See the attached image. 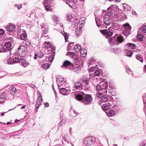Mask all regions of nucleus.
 I'll return each mask as SVG.
<instances>
[{
  "instance_id": "3c124183",
  "label": "nucleus",
  "mask_w": 146,
  "mask_h": 146,
  "mask_svg": "<svg viewBox=\"0 0 146 146\" xmlns=\"http://www.w3.org/2000/svg\"><path fill=\"white\" fill-rule=\"evenodd\" d=\"M142 31L144 33H146V25L143 26L141 27Z\"/></svg>"
},
{
  "instance_id": "13d9d810",
  "label": "nucleus",
  "mask_w": 146,
  "mask_h": 146,
  "mask_svg": "<svg viewBox=\"0 0 146 146\" xmlns=\"http://www.w3.org/2000/svg\"><path fill=\"white\" fill-rule=\"evenodd\" d=\"M48 31V29L47 28L45 29H44L43 31V33L44 34V35L47 34Z\"/></svg>"
},
{
  "instance_id": "4d7b16f0",
  "label": "nucleus",
  "mask_w": 146,
  "mask_h": 146,
  "mask_svg": "<svg viewBox=\"0 0 146 146\" xmlns=\"http://www.w3.org/2000/svg\"><path fill=\"white\" fill-rule=\"evenodd\" d=\"M38 57L42 58L43 56V54L42 52H40L38 53Z\"/></svg>"
},
{
  "instance_id": "473e14b6",
  "label": "nucleus",
  "mask_w": 146,
  "mask_h": 146,
  "mask_svg": "<svg viewBox=\"0 0 146 146\" xmlns=\"http://www.w3.org/2000/svg\"><path fill=\"white\" fill-rule=\"evenodd\" d=\"M17 90L14 87L12 88L11 91V94L13 95H14L17 92Z\"/></svg>"
},
{
  "instance_id": "37998d69",
  "label": "nucleus",
  "mask_w": 146,
  "mask_h": 146,
  "mask_svg": "<svg viewBox=\"0 0 146 146\" xmlns=\"http://www.w3.org/2000/svg\"><path fill=\"white\" fill-rule=\"evenodd\" d=\"M123 27L125 29H128L131 28V26L129 25V24H125L123 25Z\"/></svg>"
},
{
  "instance_id": "4be33fe9",
  "label": "nucleus",
  "mask_w": 146,
  "mask_h": 146,
  "mask_svg": "<svg viewBox=\"0 0 146 146\" xmlns=\"http://www.w3.org/2000/svg\"><path fill=\"white\" fill-rule=\"evenodd\" d=\"M109 99L105 97H103L102 98L101 100V105L104 103H106L107 102H109V101L108 100Z\"/></svg>"
},
{
  "instance_id": "ea45409f",
  "label": "nucleus",
  "mask_w": 146,
  "mask_h": 146,
  "mask_svg": "<svg viewBox=\"0 0 146 146\" xmlns=\"http://www.w3.org/2000/svg\"><path fill=\"white\" fill-rule=\"evenodd\" d=\"M53 0H44L43 2V4H51L52 1Z\"/></svg>"
},
{
  "instance_id": "9d476101",
  "label": "nucleus",
  "mask_w": 146,
  "mask_h": 146,
  "mask_svg": "<svg viewBox=\"0 0 146 146\" xmlns=\"http://www.w3.org/2000/svg\"><path fill=\"white\" fill-rule=\"evenodd\" d=\"M101 33L105 35L106 38H107L108 37L111 36L112 35V33L109 30H100Z\"/></svg>"
},
{
  "instance_id": "cd10ccee",
  "label": "nucleus",
  "mask_w": 146,
  "mask_h": 146,
  "mask_svg": "<svg viewBox=\"0 0 146 146\" xmlns=\"http://www.w3.org/2000/svg\"><path fill=\"white\" fill-rule=\"evenodd\" d=\"M125 51L126 52L125 55L129 57H131L133 54L132 52L130 50H127L126 49H125Z\"/></svg>"
},
{
  "instance_id": "c03bdc74",
  "label": "nucleus",
  "mask_w": 146,
  "mask_h": 146,
  "mask_svg": "<svg viewBox=\"0 0 146 146\" xmlns=\"http://www.w3.org/2000/svg\"><path fill=\"white\" fill-rule=\"evenodd\" d=\"M96 89L98 91L102 90V86L100 85H99L96 86Z\"/></svg>"
},
{
  "instance_id": "412c9836",
  "label": "nucleus",
  "mask_w": 146,
  "mask_h": 146,
  "mask_svg": "<svg viewBox=\"0 0 146 146\" xmlns=\"http://www.w3.org/2000/svg\"><path fill=\"white\" fill-rule=\"evenodd\" d=\"M111 50L112 52L115 54L119 53L121 51V49L118 48H112Z\"/></svg>"
},
{
  "instance_id": "49530a36",
  "label": "nucleus",
  "mask_w": 146,
  "mask_h": 146,
  "mask_svg": "<svg viewBox=\"0 0 146 146\" xmlns=\"http://www.w3.org/2000/svg\"><path fill=\"white\" fill-rule=\"evenodd\" d=\"M49 65L47 63L44 64L42 66L43 68L45 69H48L49 68Z\"/></svg>"
},
{
  "instance_id": "6ab92c4d",
  "label": "nucleus",
  "mask_w": 146,
  "mask_h": 146,
  "mask_svg": "<svg viewBox=\"0 0 146 146\" xmlns=\"http://www.w3.org/2000/svg\"><path fill=\"white\" fill-rule=\"evenodd\" d=\"M103 21L104 23L107 25H109L111 23V20L108 17H106L104 18Z\"/></svg>"
},
{
  "instance_id": "e433bc0d",
  "label": "nucleus",
  "mask_w": 146,
  "mask_h": 146,
  "mask_svg": "<svg viewBox=\"0 0 146 146\" xmlns=\"http://www.w3.org/2000/svg\"><path fill=\"white\" fill-rule=\"evenodd\" d=\"M76 35L79 36V34L80 35L81 33V30L80 27L79 29H77L76 30Z\"/></svg>"
},
{
  "instance_id": "9b49d317",
  "label": "nucleus",
  "mask_w": 146,
  "mask_h": 146,
  "mask_svg": "<svg viewBox=\"0 0 146 146\" xmlns=\"http://www.w3.org/2000/svg\"><path fill=\"white\" fill-rule=\"evenodd\" d=\"M110 103L107 102L106 103H104L101 105L102 109L105 111L109 110L110 108Z\"/></svg>"
},
{
  "instance_id": "69168bd1",
  "label": "nucleus",
  "mask_w": 146,
  "mask_h": 146,
  "mask_svg": "<svg viewBox=\"0 0 146 146\" xmlns=\"http://www.w3.org/2000/svg\"><path fill=\"white\" fill-rule=\"evenodd\" d=\"M143 101L144 102V107H146V99L145 98L143 99Z\"/></svg>"
},
{
  "instance_id": "680f3d73",
  "label": "nucleus",
  "mask_w": 146,
  "mask_h": 146,
  "mask_svg": "<svg viewBox=\"0 0 146 146\" xmlns=\"http://www.w3.org/2000/svg\"><path fill=\"white\" fill-rule=\"evenodd\" d=\"M4 33L5 31L3 29H0V35H2L4 34Z\"/></svg>"
},
{
  "instance_id": "774afa93",
  "label": "nucleus",
  "mask_w": 146,
  "mask_h": 146,
  "mask_svg": "<svg viewBox=\"0 0 146 146\" xmlns=\"http://www.w3.org/2000/svg\"><path fill=\"white\" fill-rule=\"evenodd\" d=\"M126 70L129 72H131V70L128 68L127 66H126Z\"/></svg>"
},
{
  "instance_id": "5701e85b",
  "label": "nucleus",
  "mask_w": 146,
  "mask_h": 146,
  "mask_svg": "<svg viewBox=\"0 0 146 146\" xmlns=\"http://www.w3.org/2000/svg\"><path fill=\"white\" fill-rule=\"evenodd\" d=\"M125 46L130 49H134L135 48V45L133 43H129L125 45Z\"/></svg>"
},
{
  "instance_id": "f704fd0d",
  "label": "nucleus",
  "mask_w": 146,
  "mask_h": 146,
  "mask_svg": "<svg viewBox=\"0 0 146 146\" xmlns=\"http://www.w3.org/2000/svg\"><path fill=\"white\" fill-rule=\"evenodd\" d=\"M44 5L46 11H49L50 10V7L49 4H44Z\"/></svg>"
},
{
  "instance_id": "f257e3e1",
  "label": "nucleus",
  "mask_w": 146,
  "mask_h": 146,
  "mask_svg": "<svg viewBox=\"0 0 146 146\" xmlns=\"http://www.w3.org/2000/svg\"><path fill=\"white\" fill-rule=\"evenodd\" d=\"M13 38L11 37L4 42L1 47L2 49L4 50H3V51L5 52L11 50V45L13 43Z\"/></svg>"
},
{
  "instance_id": "a19ab883",
  "label": "nucleus",
  "mask_w": 146,
  "mask_h": 146,
  "mask_svg": "<svg viewBox=\"0 0 146 146\" xmlns=\"http://www.w3.org/2000/svg\"><path fill=\"white\" fill-rule=\"evenodd\" d=\"M24 44L27 47L29 46L31 44V41L28 40L24 43Z\"/></svg>"
},
{
  "instance_id": "a211bd4d",
  "label": "nucleus",
  "mask_w": 146,
  "mask_h": 146,
  "mask_svg": "<svg viewBox=\"0 0 146 146\" xmlns=\"http://www.w3.org/2000/svg\"><path fill=\"white\" fill-rule=\"evenodd\" d=\"M116 40L117 42V43H121L122 42L123 40H124V38H123L121 36H115Z\"/></svg>"
},
{
  "instance_id": "423d86ee",
  "label": "nucleus",
  "mask_w": 146,
  "mask_h": 146,
  "mask_svg": "<svg viewBox=\"0 0 146 146\" xmlns=\"http://www.w3.org/2000/svg\"><path fill=\"white\" fill-rule=\"evenodd\" d=\"M56 82L58 87H64L65 82L64 81V78L62 76H58L56 79Z\"/></svg>"
},
{
  "instance_id": "603ef678",
  "label": "nucleus",
  "mask_w": 146,
  "mask_h": 146,
  "mask_svg": "<svg viewBox=\"0 0 146 146\" xmlns=\"http://www.w3.org/2000/svg\"><path fill=\"white\" fill-rule=\"evenodd\" d=\"M95 66H92L91 68H90L89 70V72H92L95 69Z\"/></svg>"
},
{
  "instance_id": "bb28decb",
  "label": "nucleus",
  "mask_w": 146,
  "mask_h": 146,
  "mask_svg": "<svg viewBox=\"0 0 146 146\" xmlns=\"http://www.w3.org/2000/svg\"><path fill=\"white\" fill-rule=\"evenodd\" d=\"M124 10L126 11H128L130 10L131 9V7L126 3L123 4Z\"/></svg>"
},
{
  "instance_id": "1a4fd4ad",
  "label": "nucleus",
  "mask_w": 146,
  "mask_h": 146,
  "mask_svg": "<svg viewBox=\"0 0 146 146\" xmlns=\"http://www.w3.org/2000/svg\"><path fill=\"white\" fill-rule=\"evenodd\" d=\"M108 42L111 46L118 45L119 44V43H117V42L115 36L110 38L108 39Z\"/></svg>"
},
{
  "instance_id": "0eeeda50",
  "label": "nucleus",
  "mask_w": 146,
  "mask_h": 146,
  "mask_svg": "<svg viewBox=\"0 0 146 146\" xmlns=\"http://www.w3.org/2000/svg\"><path fill=\"white\" fill-rule=\"evenodd\" d=\"M84 97V99L83 102L85 104H88V103L91 102L92 100V98L91 95L86 94Z\"/></svg>"
},
{
  "instance_id": "2f4dec72",
  "label": "nucleus",
  "mask_w": 146,
  "mask_h": 146,
  "mask_svg": "<svg viewBox=\"0 0 146 146\" xmlns=\"http://www.w3.org/2000/svg\"><path fill=\"white\" fill-rule=\"evenodd\" d=\"M96 23L98 26L99 27L100 26L102 25V21L100 19H99L98 20H96Z\"/></svg>"
},
{
  "instance_id": "c756f323",
  "label": "nucleus",
  "mask_w": 146,
  "mask_h": 146,
  "mask_svg": "<svg viewBox=\"0 0 146 146\" xmlns=\"http://www.w3.org/2000/svg\"><path fill=\"white\" fill-rule=\"evenodd\" d=\"M62 35L64 36L66 42L68 41V37L69 36V35L67 33L63 32L62 33Z\"/></svg>"
},
{
  "instance_id": "de8ad7c7",
  "label": "nucleus",
  "mask_w": 146,
  "mask_h": 146,
  "mask_svg": "<svg viewBox=\"0 0 146 146\" xmlns=\"http://www.w3.org/2000/svg\"><path fill=\"white\" fill-rule=\"evenodd\" d=\"M108 84L107 83H106L103 84L102 86V89H103L105 88H108Z\"/></svg>"
},
{
  "instance_id": "20e7f679",
  "label": "nucleus",
  "mask_w": 146,
  "mask_h": 146,
  "mask_svg": "<svg viewBox=\"0 0 146 146\" xmlns=\"http://www.w3.org/2000/svg\"><path fill=\"white\" fill-rule=\"evenodd\" d=\"M95 141V139L93 137H88L84 139V143L86 145L89 146L93 144Z\"/></svg>"
},
{
  "instance_id": "79ce46f5",
  "label": "nucleus",
  "mask_w": 146,
  "mask_h": 146,
  "mask_svg": "<svg viewBox=\"0 0 146 146\" xmlns=\"http://www.w3.org/2000/svg\"><path fill=\"white\" fill-rule=\"evenodd\" d=\"M115 114V111L113 110H110L109 112V114L111 116H113Z\"/></svg>"
},
{
  "instance_id": "e2e57ef3",
  "label": "nucleus",
  "mask_w": 146,
  "mask_h": 146,
  "mask_svg": "<svg viewBox=\"0 0 146 146\" xmlns=\"http://www.w3.org/2000/svg\"><path fill=\"white\" fill-rule=\"evenodd\" d=\"M73 43L72 42L69 43L68 44V50H70V49H69V47H71L73 46Z\"/></svg>"
},
{
  "instance_id": "f8f14e48",
  "label": "nucleus",
  "mask_w": 146,
  "mask_h": 146,
  "mask_svg": "<svg viewBox=\"0 0 146 146\" xmlns=\"http://www.w3.org/2000/svg\"><path fill=\"white\" fill-rule=\"evenodd\" d=\"M67 19L68 21L71 22H75L78 20V18L76 17L75 18L73 17L71 14H69L67 17Z\"/></svg>"
},
{
  "instance_id": "4468645a",
  "label": "nucleus",
  "mask_w": 146,
  "mask_h": 146,
  "mask_svg": "<svg viewBox=\"0 0 146 146\" xmlns=\"http://www.w3.org/2000/svg\"><path fill=\"white\" fill-rule=\"evenodd\" d=\"M74 88L76 89L80 90L82 88V85L79 82H76L75 83Z\"/></svg>"
},
{
  "instance_id": "a878e982",
  "label": "nucleus",
  "mask_w": 146,
  "mask_h": 146,
  "mask_svg": "<svg viewBox=\"0 0 146 146\" xmlns=\"http://www.w3.org/2000/svg\"><path fill=\"white\" fill-rule=\"evenodd\" d=\"M82 80L86 84V86L89 84V79L86 76H83L82 78Z\"/></svg>"
},
{
  "instance_id": "58836bf2",
  "label": "nucleus",
  "mask_w": 146,
  "mask_h": 146,
  "mask_svg": "<svg viewBox=\"0 0 146 146\" xmlns=\"http://www.w3.org/2000/svg\"><path fill=\"white\" fill-rule=\"evenodd\" d=\"M73 71L77 73H78L80 71V68L78 67H75L74 68H73Z\"/></svg>"
},
{
  "instance_id": "72a5a7b5",
  "label": "nucleus",
  "mask_w": 146,
  "mask_h": 146,
  "mask_svg": "<svg viewBox=\"0 0 146 146\" xmlns=\"http://www.w3.org/2000/svg\"><path fill=\"white\" fill-rule=\"evenodd\" d=\"M44 47L45 48H48L50 47L51 45L50 43L49 42L45 41L44 42Z\"/></svg>"
},
{
  "instance_id": "aec40b11",
  "label": "nucleus",
  "mask_w": 146,
  "mask_h": 146,
  "mask_svg": "<svg viewBox=\"0 0 146 146\" xmlns=\"http://www.w3.org/2000/svg\"><path fill=\"white\" fill-rule=\"evenodd\" d=\"M81 56L83 57H85L86 55L87 52L86 49H82L80 50Z\"/></svg>"
},
{
  "instance_id": "ddd939ff",
  "label": "nucleus",
  "mask_w": 146,
  "mask_h": 146,
  "mask_svg": "<svg viewBox=\"0 0 146 146\" xmlns=\"http://www.w3.org/2000/svg\"><path fill=\"white\" fill-rule=\"evenodd\" d=\"M42 102V98L40 94H39L38 97L37 99V102L36 104V107L37 109H38L39 106L41 105Z\"/></svg>"
},
{
  "instance_id": "dca6fc26",
  "label": "nucleus",
  "mask_w": 146,
  "mask_h": 146,
  "mask_svg": "<svg viewBox=\"0 0 146 146\" xmlns=\"http://www.w3.org/2000/svg\"><path fill=\"white\" fill-rule=\"evenodd\" d=\"M85 94L82 93L78 94L76 96V98L78 101H81L83 99V97L84 96Z\"/></svg>"
},
{
  "instance_id": "f3484780",
  "label": "nucleus",
  "mask_w": 146,
  "mask_h": 146,
  "mask_svg": "<svg viewBox=\"0 0 146 146\" xmlns=\"http://www.w3.org/2000/svg\"><path fill=\"white\" fill-rule=\"evenodd\" d=\"M112 19L114 21H117L121 19L120 15L118 14L115 13Z\"/></svg>"
},
{
  "instance_id": "6e6d98bb",
  "label": "nucleus",
  "mask_w": 146,
  "mask_h": 146,
  "mask_svg": "<svg viewBox=\"0 0 146 146\" xmlns=\"http://www.w3.org/2000/svg\"><path fill=\"white\" fill-rule=\"evenodd\" d=\"M65 123V121L64 119H62L60 120V126H61L62 125L64 124Z\"/></svg>"
},
{
  "instance_id": "7c9ffc66",
  "label": "nucleus",
  "mask_w": 146,
  "mask_h": 146,
  "mask_svg": "<svg viewBox=\"0 0 146 146\" xmlns=\"http://www.w3.org/2000/svg\"><path fill=\"white\" fill-rule=\"evenodd\" d=\"M7 64H13V59L10 57L8 59H7Z\"/></svg>"
},
{
  "instance_id": "39448f33",
  "label": "nucleus",
  "mask_w": 146,
  "mask_h": 146,
  "mask_svg": "<svg viewBox=\"0 0 146 146\" xmlns=\"http://www.w3.org/2000/svg\"><path fill=\"white\" fill-rule=\"evenodd\" d=\"M64 87H58L60 89V93L63 95H68L70 93V90L68 89V88H64Z\"/></svg>"
},
{
  "instance_id": "bf43d9fd",
  "label": "nucleus",
  "mask_w": 146,
  "mask_h": 146,
  "mask_svg": "<svg viewBox=\"0 0 146 146\" xmlns=\"http://www.w3.org/2000/svg\"><path fill=\"white\" fill-rule=\"evenodd\" d=\"M15 6L17 7L18 10L20 8L22 7L21 5H19L17 4H15Z\"/></svg>"
},
{
  "instance_id": "5fc2aeb1",
  "label": "nucleus",
  "mask_w": 146,
  "mask_h": 146,
  "mask_svg": "<svg viewBox=\"0 0 146 146\" xmlns=\"http://www.w3.org/2000/svg\"><path fill=\"white\" fill-rule=\"evenodd\" d=\"M0 99H3V100H5V97L4 94H2L0 96Z\"/></svg>"
},
{
  "instance_id": "a18cd8bd",
  "label": "nucleus",
  "mask_w": 146,
  "mask_h": 146,
  "mask_svg": "<svg viewBox=\"0 0 146 146\" xmlns=\"http://www.w3.org/2000/svg\"><path fill=\"white\" fill-rule=\"evenodd\" d=\"M143 38V36L141 35H139L138 33L137 35V38L139 41H142Z\"/></svg>"
},
{
  "instance_id": "09e8293b",
  "label": "nucleus",
  "mask_w": 146,
  "mask_h": 146,
  "mask_svg": "<svg viewBox=\"0 0 146 146\" xmlns=\"http://www.w3.org/2000/svg\"><path fill=\"white\" fill-rule=\"evenodd\" d=\"M95 76H99L100 75V72L98 70H96L93 74Z\"/></svg>"
},
{
  "instance_id": "0e129e2a",
  "label": "nucleus",
  "mask_w": 146,
  "mask_h": 146,
  "mask_svg": "<svg viewBox=\"0 0 146 146\" xmlns=\"http://www.w3.org/2000/svg\"><path fill=\"white\" fill-rule=\"evenodd\" d=\"M54 57L53 56H51L49 57V60L51 62H52L54 59Z\"/></svg>"
},
{
  "instance_id": "8fccbe9b",
  "label": "nucleus",
  "mask_w": 146,
  "mask_h": 146,
  "mask_svg": "<svg viewBox=\"0 0 146 146\" xmlns=\"http://www.w3.org/2000/svg\"><path fill=\"white\" fill-rule=\"evenodd\" d=\"M94 58L93 57H92L89 60V62L91 64H93L94 62Z\"/></svg>"
},
{
  "instance_id": "052dcab7",
  "label": "nucleus",
  "mask_w": 146,
  "mask_h": 146,
  "mask_svg": "<svg viewBox=\"0 0 146 146\" xmlns=\"http://www.w3.org/2000/svg\"><path fill=\"white\" fill-rule=\"evenodd\" d=\"M109 12L107 14L110 17L113 14L111 10H110V11H108Z\"/></svg>"
},
{
  "instance_id": "b1692460",
  "label": "nucleus",
  "mask_w": 146,
  "mask_h": 146,
  "mask_svg": "<svg viewBox=\"0 0 146 146\" xmlns=\"http://www.w3.org/2000/svg\"><path fill=\"white\" fill-rule=\"evenodd\" d=\"M66 4H68L69 6L72 8V7L74 6V5H75V3H74L72 0H68L66 1Z\"/></svg>"
},
{
  "instance_id": "864d4df0",
  "label": "nucleus",
  "mask_w": 146,
  "mask_h": 146,
  "mask_svg": "<svg viewBox=\"0 0 146 146\" xmlns=\"http://www.w3.org/2000/svg\"><path fill=\"white\" fill-rule=\"evenodd\" d=\"M102 93L103 94V95H105L106 94L107 92V88L102 89Z\"/></svg>"
},
{
  "instance_id": "393cba45",
  "label": "nucleus",
  "mask_w": 146,
  "mask_h": 146,
  "mask_svg": "<svg viewBox=\"0 0 146 146\" xmlns=\"http://www.w3.org/2000/svg\"><path fill=\"white\" fill-rule=\"evenodd\" d=\"M81 48L80 45L78 44H76L74 47V50L76 52H79Z\"/></svg>"
},
{
  "instance_id": "6e6552de",
  "label": "nucleus",
  "mask_w": 146,
  "mask_h": 146,
  "mask_svg": "<svg viewBox=\"0 0 146 146\" xmlns=\"http://www.w3.org/2000/svg\"><path fill=\"white\" fill-rule=\"evenodd\" d=\"M6 30L9 32H11L14 31L15 28V26L11 23L9 24L7 26L5 27Z\"/></svg>"
},
{
  "instance_id": "338daca9",
  "label": "nucleus",
  "mask_w": 146,
  "mask_h": 146,
  "mask_svg": "<svg viewBox=\"0 0 146 146\" xmlns=\"http://www.w3.org/2000/svg\"><path fill=\"white\" fill-rule=\"evenodd\" d=\"M44 105L45 106H46V107H49V104L48 103V102H45L44 103Z\"/></svg>"
},
{
  "instance_id": "f03ea898",
  "label": "nucleus",
  "mask_w": 146,
  "mask_h": 146,
  "mask_svg": "<svg viewBox=\"0 0 146 146\" xmlns=\"http://www.w3.org/2000/svg\"><path fill=\"white\" fill-rule=\"evenodd\" d=\"M13 64L14 63H21L22 65L24 67L27 66L28 64V63L26 62L24 58L21 56L19 57H13Z\"/></svg>"
},
{
  "instance_id": "2eb2a0df",
  "label": "nucleus",
  "mask_w": 146,
  "mask_h": 146,
  "mask_svg": "<svg viewBox=\"0 0 146 146\" xmlns=\"http://www.w3.org/2000/svg\"><path fill=\"white\" fill-rule=\"evenodd\" d=\"M72 66V64L68 60H66L64 62L63 65L61 66L62 67H64L66 68H68V66Z\"/></svg>"
},
{
  "instance_id": "c9c22d12",
  "label": "nucleus",
  "mask_w": 146,
  "mask_h": 146,
  "mask_svg": "<svg viewBox=\"0 0 146 146\" xmlns=\"http://www.w3.org/2000/svg\"><path fill=\"white\" fill-rule=\"evenodd\" d=\"M27 38V36L26 34H21L20 36V39L22 40H25Z\"/></svg>"
},
{
  "instance_id": "7ed1b4c3",
  "label": "nucleus",
  "mask_w": 146,
  "mask_h": 146,
  "mask_svg": "<svg viewBox=\"0 0 146 146\" xmlns=\"http://www.w3.org/2000/svg\"><path fill=\"white\" fill-rule=\"evenodd\" d=\"M27 49L24 46H20L18 48V52L21 57L25 56L27 54Z\"/></svg>"
},
{
  "instance_id": "c85d7f7f",
  "label": "nucleus",
  "mask_w": 146,
  "mask_h": 146,
  "mask_svg": "<svg viewBox=\"0 0 146 146\" xmlns=\"http://www.w3.org/2000/svg\"><path fill=\"white\" fill-rule=\"evenodd\" d=\"M136 58L138 60L143 63V59L142 56L140 54H136L135 56Z\"/></svg>"
},
{
  "instance_id": "4c0bfd02",
  "label": "nucleus",
  "mask_w": 146,
  "mask_h": 146,
  "mask_svg": "<svg viewBox=\"0 0 146 146\" xmlns=\"http://www.w3.org/2000/svg\"><path fill=\"white\" fill-rule=\"evenodd\" d=\"M75 54L74 52H68L66 54V55H70L71 57H73L75 55Z\"/></svg>"
}]
</instances>
